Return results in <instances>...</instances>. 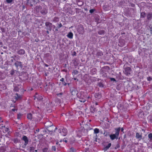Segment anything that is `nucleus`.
Wrapping results in <instances>:
<instances>
[{
  "label": "nucleus",
  "instance_id": "obj_1",
  "mask_svg": "<svg viewBox=\"0 0 152 152\" xmlns=\"http://www.w3.org/2000/svg\"><path fill=\"white\" fill-rule=\"evenodd\" d=\"M115 133L114 134H111L110 135V137L112 140H113L114 139H117L119 135V132L120 131V128H118L115 129Z\"/></svg>",
  "mask_w": 152,
  "mask_h": 152
},
{
  "label": "nucleus",
  "instance_id": "obj_2",
  "mask_svg": "<svg viewBox=\"0 0 152 152\" xmlns=\"http://www.w3.org/2000/svg\"><path fill=\"white\" fill-rule=\"evenodd\" d=\"M77 90L76 89L73 88L71 89V93L73 95H76L77 94Z\"/></svg>",
  "mask_w": 152,
  "mask_h": 152
},
{
  "label": "nucleus",
  "instance_id": "obj_3",
  "mask_svg": "<svg viewBox=\"0 0 152 152\" xmlns=\"http://www.w3.org/2000/svg\"><path fill=\"white\" fill-rule=\"evenodd\" d=\"M58 131H59V132H60L61 133V135L63 136H65L66 135V134L67 132L66 130L65 129H63L62 130V132L64 134H62V133H61V129H59L58 130Z\"/></svg>",
  "mask_w": 152,
  "mask_h": 152
},
{
  "label": "nucleus",
  "instance_id": "obj_4",
  "mask_svg": "<svg viewBox=\"0 0 152 152\" xmlns=\"http://www.w3.org/2000/svg\"><path fill=\"white\" fill-rule=\"evenodd\" d=\"M125 73L127 75L130 74V72L131 71V69L130 67H128L125 69Z\"/></svg>",
  "mask_w": 152,
  "mask_h": 152
},
{
  "label": "nucleus",
  "instance_id": "obj_5",
  "mask_svg": "<svg viewBox=\"0 0 152 152\" xmlns=\"http://www.w3.org/2000/svg\"><path fill=\"white\" fill-rule=\"evenodd\" d=\"M136 137L139 140H140L142 138V136L139 133H137L136 134Z\"/></svg>",
  "mask_w": 152,
  "mask_h": 152
},
{
  "label": "nucleus",
  "instance_id": "obj_6",
  "mask_svg": "<svg viewBox=\"0 0 152 152\" xmlns=\"http://www.w3.org/2000/svg\"><path fill=\"white\" fill-rule=\"evenodd\" d=\"M15 65L17 67L18 66L21 67L22 66L21 63L20 62L16 61L15 63Z\"/></svg>",
  "mask_w": 152,
  "mask_h": 152
},
{
  "label": "nucleus",
  "instance_id": "obj_7",
  "mask_svg": "<svg viewBox=\"0 0 152 152\" xmlns=\"http://www.w3.org/2000/svg\"><path fill=\"white\" fill-rule=\"evenodd\" d=\"M18 54L20 55H23L25 53V51L22 49L18 51Z\"/></svg>",
  "mask_w": 152,
  "mask_h": 152
},
{
  "label": "nucleus",
  "instance_id": "obj_8",
  "mask_svg": "<svg viewBox=\"0 0 152 152\" xmlns=\"http://www.w3.org/2000/svg\"><path fill=\"white\" fill-rule=\"evenodd\" d=\"M73 34L72 32H69L67 35V37L70 39H72L73 38Z\"/></svg>",
  "mask_w": 152,
  "mask_h": 152
},
{
  "label": "nucleus",
  "instance_id": "obj_9",
  "mask_svg": "<svg viewBox=\"0 0 152 152\" xmlns=\"http://www.w3.org/2000/svg\"><path fill=\"white\" fill-rule=\"evenodd\" d=\"M95 96L96 98L100 99L101 97V95L99 93H96L95 95Z\"/></svg>",
  "mask_w": 152,
  "mask_h": 152
},
{
  "label": "nucleus",
  "instance_id": "obj_10",
  "mask_svg": "<svg viewBox=\"0 0 152 152\" xmlns=\"http://www.w3.org/2000/svg\"><path fill=\"white\" fill-rule=\"evenodd\" d=\"M41 12L42 14L45 15L47 13V11L46 9H44L41 11Z\"/></svg>",
  "mask_w": 152,
  "mask_h": 152
},
{
  "label": "nucleus",
  "instance_id": "obj_11",
  "mask_svg": "<svg viewBox=\"0 0 152 152\" xmlns=\"http://www.w3.org/2000/svg\"><path fill=\"white\" fill-rule=\"evenodd\" d=\"M33 117V116L32 115V114H31V113H29V114H28V115H27V118L28 119H30V120H31L32 118Z\"/></svg>",
  "mask_w": 152,
  "mask_h": 152
},
{
  "label": "nucleus",
  "instance_id": "obj_12",
  "mask_svg": "<svg viewBox=\"0 0 152 152\" xmlns=\"http://www.w3.org/2000/svg\"><path fill=\"white\" fill-rule=\"evenodd\" d=\"M23 139L25 141V144H27L28 142V139L27 137L26 136H25L23 137Z\"/></svg>",
  "mask_w": 152,
  "mask_h": 152
},
{
  "label": "nucleus",
  "instance_id": "obj_13",
  "mask_svg": "<svg viewBox=\"0 0 152 152\" xmlns=\"http://www.w3.org/2000/svg\"><path fill=\"white\" fill-rule=\"evenodd\" d=\"M152 18V14H148L147 15V19L148 20L151 19Z\"/></svg>",
  "mask_w": 152,
  "mask_h": 152
},
{
  "label": "nucleus",
  "instance_id": "obj_14",
  "mask_svg": "<svg viewBox=\"0 0 152 152\" xmlns=\"http://www.w3.org/2000/svg\"><path fill=\"white\" fill-rule=\"evenodd\" d=\"M111 145V143H109L104 148L105 150H106L108 149L110 146Z\"/></svg>",
  "mask_w": 152,
  "mask_h": 152
},
{
  "label": "nucleus",
  "instance_id": "obj_15",
  "mask_svg": "<svg viewBox=\"0 0 152 152\" xmlns=\"http://www.w3.org/2000/svg\"><path fill=\"white\" fill-rule=\"evenodd\" d=\"M76 150L73 148H71L70 149V152H76Z\"/></svg>",
  "mask_w": 152,
  "mask_h": 152
},
{
  "label": "nucleus",
  "instance_id": "obj_16",
  "mask_svg": "<svg viewBox=\"0 0 152 152\" xmlns=\"http://www.w3.org/2000/svg\"><path fill=\"white\" fill-rule=\"evenodd\" d=\"M42 96H38L37 97V99L39 100H42Z\"/></svg>",
  "mask_w": 152,
  "mask_h": 152
},
{
  "label": "nucleus",
  "instance_id": "obj_17",
  "mask_svg": "<svg viewBox=\"0 0 152 152\" xmlns=\"http://www.w3.org/2000/svg\"><path fill=\"white\" fill-rule=\"evenodd\" d=\"M99 129H98L96 128L94 129V132L95 133H98L99 132Z\"/></svg>",
  "mask_w": 152,
  "mask_h": 152
},
{
  "label": "nucleus",
  "instance_id": "obj_18",
  "mask_svg": "<svg viewBox=\"0 0 152 152\" xmlns=\"http://www.w3.org/2000/svg\"><path fill=\"white\" fill-rule=\"evenodd\" d=\"M20 97V96H19L18 94H16V96H15V99H18Z\"/></svg>",
  "mask_w": 152,
  "mask_h": 152
},
{
  "label": "nucleus",
  "instance_id": "obj_19",
  "mask_svg": "<svg viewBox=\"0 0 152 152\" xmlns=\"http://www.w3.org/2000/svg\"><path fill=\"white\" fill-rule=\"evenodd\" d=\"M148 137L150 140H152V134L150 133L148 135Z\"/></svg>",
  "mask_w": 152,
  "mask_h": 152
},
{
  "label": "nucleus",
  "instance_id": "obj_20",
  "mask_svg": "<svg viewBox=\"0 0 152 152\" xmlns=\"http://www.w3.org/2000/svg\"><path fill=\"white\" fill-rule=\"evenodd\" d=\"M45 24L47 26H52V24L51 23L48 22L46 23H45Z\"/></svg>",
  "mask_w": 152,
  "mask_h": 152
},
{
  "label": "nucleus",
  "instance_id": "obj_21",
  "mask_svg": "<svg viewBox=\"0 0 152 152\" xmlns=\"http://www.w3.org/2000/svg\"><path fill=\"white\" fill-rule=\"evenodd\" d=\"M145 15V13L144 12H142L141 13V16L142 17L144 18Z\"/></svg>",
  "mask_w": 152,
  "mask_h": 152
},
{
  "label": "nucleus",
  "instance_id": "obj_22",
  "mask_svg": "<svg viewBox=\"0 0 152 152\" xmlns=\"http://www.w3.org/2000/svg\"><path fill=\"white\" fill-rule=\"evenodd\" d=\"M22 116L21 114L19 113L18 115L17 118L18 119H20Z\"/></svg>",
  "mask_w": 152,
  "mask_h": 152
},
{
  "label": "nucleus",
  "instance_id": "obj_23",
  "mask_svg": "<svg viewBox=\"0 0 152 152\" xmlns=\"http://www.w3.org/2000/svg\"><path fill=\"white\" fill-rule=\"evenodd\" d=\"M52 150L53 151H56V148L55 146H53L52 147Z\"/></svg>",
  "mask_w": 152,
  "mask_h": 152
},
{
  "label": "nucleus",
  "instance_id": "obj_24",
  "mask_svg": "<svg viewBox=\"0 0 152 152\" xmlns=\"http://www.w3.org/2000/svg\"><path fill=\"white\" fill-rule=\"evenodd\" d=\"M81 28L82 29L81 31H78L80 34H82L84 31V29L82 28Z\"/></svg>",
  "mask_w": 152,
  "mask_h": 152
},
{
  "label": "nucleus",
  "instance_id": "obj_25",
  "mask_svg": "<svg viewBox=\"0 0 152 152\" xmlns=\"http://www.w3.org/2000/svg\"><path fill=\"white\" fill-rule=\"evenodd\" d=\"M32 148H30V152H37V150H35L34 151H32Z\"/></svg>",
  "mask_w": 152,
  "mask_h": 152
},
{
  "label": "nucleus",
  "instance_id": "obj_26",
  "mask_svg": "<svg viewBox=\"0 0 152 152\" xmlns=\"http://www.w3.org/2000/svg\"><path fill=\"white\" fill-rule=\"evenodd\" d=\"M94 10H95L94 9H91L89 11L91 13H92L94 12Z\"/></svg>",
  "mask_w": 152,
  "mask_h": 152
},
{
  "label": "nucleus",
  "instance_id": "obj_27",
  "mask_svg": "<svg viewBox=\"0 0 152 152\" xmlns=\"http://www.w3.org/2000/svg\"><path fill=\"white\" fill-rule=\"evenodd\" d=\"M5 128V126H1L0 128L1 129L3 130V131H4V128Z\"/></svg>",
  "mask_w": 152,
  "mask_h": 152
},
{
  "label": "nucleus",
  "instance_id": "obj_28",
  "mask_svg": "<svg viewBox=\"0 0 152 152\" xmlns=\"http://www.w3.org/2000/svg\"><path fill=\"white\" fill-rule=\"evenodd\" d=\"M12 1V0H6L7 2L8 3H11Z\"/></svg>",
  "mask_w": 152,
  "mask_h": 152
},
{
  "label": "nucleus",
  "instance_id": "obj_29",
  "mask_svg": "<svg viewBox=\"0 0 152 152\" xmlns=\"http://www.w3.org/2000/svg\"><path fill=\"white\" fill-rule=\"evenodd\" d=\"M4 130L5 132H7L9 130V129L8 128H5V127L4 128Z\"/></svg>",
  "mask_w": 152,
  "mask_h": 152
},
{
  "label": "nucleus",
  "instance_id": "obj_30",
  "mask_svg": "<svg viewBox=\"0 0 152 152\" xmlns=\"http://www.w3.org/2000/svg\"><path fill=\"white\" fill-rule=\"evenodd\" d=\"M97 55H99L100 56H101V55H103V54L102 53L98 52L97 53Z\"/></svg>",
  "mask_w": 152,
  "mask_h": 152
},
{
  "label": "nucleus",
  "instance_id": "obj_31",
  "mask_svg": "<svg viewBox=\"0 0 152 152\" xmlns=\"http://www.w3.org/2000/svg\"><path fill=\"white\" fill-rule=\"evenodd\" d=\"M148 80L150 81L152 80V78L150 77H148Z\"/></svg>",
  "mask_w": 152,
  "mask_h": 152
},
{
  "label": "nucleus",
  "instance_id": "obj_32",
  "mask_svg": "<svg viewBox=\"0 0 152 152\" xmlns=\"http://www.w3.org/2000/svg\"><path fill=\"white\" fill-rule=\"evenodd\" d=\"M80 131H79L78 133L77 134V135H78V136L79 137H80L81 136V135L80 134Z\"/></svg>",
  "mask_w": 152,
  "mask_h": 152
},
{
  "label": "nucleus",
  "instance_id": "obj_33",
  "mask_svg": "<svg viewBox=\"0 0 152 152\" xmlns=\"http://www.w3.org/2000/svg\"><path fill=\"white\" fill-rule=\"evenodd\" d=\"M58 26H59V27L60 28V27H61L62 26V25L61 23H60L59 24Z\"/></svg>",
  "mask_w": 152,
  "mask_h": 152
},
{
  "label": "nucleus",
  "instance_id": "obj_34",
  "mask_svg": "<svg viewBox=\"0 0 152 152\" xmlns=\"http://www.w3.org/2000/svg\"><path fill=\"white\" fill-rule=\"evenodd\" d=\"M14 71H12L11 72V74L12 75L14 73Z\"/></svg>",
  "mask_w": 152,
  "mask_h": 152
},
{
  "label": "nucleus",
  "instance_id": "obj_35",
  "mask_svg": "<svg viewBox=\"0 0 152 152\" xmlns=\"http://www.w3.org/2000/svg\"><path fill=\"white\" fill-rule=\"evenodd\" d=\"M150 30L151 32V34H152V28H150Z\"/></svg>",
  "mask_w": 152,
  "mask_h": 152
},
{
  "label": "nucleus",
  "instance_id": "obj_36",
  "mask_svg": "<svg viewBox=\"0 0 152 152\" xmlns=\"http://www.w3.org/2000/svg\"><path fill=\"white\" fill-rule=\"evenodd\" d=\"M79 101L81 102H85V100H84L83 101H82V100H79Z\"/></svg>",
  "mask_w": 152,
  "mask_h": 152
},
{
  "label": "nucleus",
  "instance_id": "obj_37",
  "mask_svg": "<svg viewBox=\"0 0 152 152\" xmlns=\"http://www.w3.org/2000/svg\"><path fill=\"white\" fill-rule=\"evenodd\" d=\"M64 79L63 78H62L61 79L60 81H64Z\"/></svg>",
  "mask_w": 152,
  "mask_h": 152
},
{
  "label": "nucleus",
  "instance_id": "obj_38",
  "mask_svg": "<svg viewBox=\"0 0 152 152\" xmlns=\"http://www.w3.org/2000/svg\"><path fill=\"white\" fill-rule=\"evenodd\" d=\"M63 141H64L66 143L67 142V141L66 140H64Z\"/></svg>",
  "mask_w": 152,
  "mask_h": 152
},
{
  "label": "nucleus",
  "instance_id": "obj_39",
  "mask_svg": "<svg viewBox=\"0 0 152 152\" xmlns=\"http://www.w3.org/2000/svg\"><path fill=\"white\" fill-rule=\"evenodd\" d=\"M52 87V86L51 85H49V88H50Z\"/></svg>",
  "mask_w": 152,
  "mask_h": 152
},
{
  "label": "nucleus",
  "instance_id": "obj_40",
  "mask_svg": "<svg viewBox=\"0 0 152 152\" xmlns=\"http://www.w3.org/2000/svg\"><path fill=\"white\" fill-rule=\"evenodd\" d=\"M111 80H114V81H115V79H114V78H112V79H111Z\"/></svg>",
  "mask_w": 152,
  "mask_h": 152
},
{
  "label": "nucleus",
  "instance_id": "obj_41",
  "mask_svg": "<svg viewBox=\"0 0 152 152\" xmlns=\"http://www.w3.org/2000/svg\"><path fill=\"white\" fill-rule=\"evenodd\" d=\"M123 130H124V129H123V128H122L121 129V131L122 132H123Z\"/></svg>",
  "mask_w": 152,
  "mask_h": 152
},
{
  "label": "nucleus",
  "instance_id": "obj_42",
  "mask_svg": "<svg viewBox=\"0 0 152 152\" xmlns=\"http://www.w3.org/2000/svg\"><path fill=\"white\" fill-rule=\"evenodd\" d=\"M12 111H14L15 110V109H13L12 110Z\"/></svg>",
  "mask_w": 152,
  "mask_h": 152
},
{
  "label": "nucleus",
  "instance_id": "obj_43",
  "mask_svg": "<svg viewBox=\"0 0 152 152\" xmlns=\"http://www.w3.org/2000/svg\"><path fill=\"white\" fill-rule=\"evenodd\" d=\"M45 66H48V65H47V64H45Z\"/></svg>",
  "mask_w": 152,
  "mask_h": 152
},
{
  "label": "nucleus",
  "instance_id": "obj_44",
  "mask_svg": "<svg viewBox=\"0 0 152 152\" xmlns=\"http://www.w3.org/2000/svg\"><path fill=\"white\" fill-rule=\"evenodd\" d=\"M58 142H57L56 143V144H58Z\"/></svg>",
  "mask_w": 152,
  "mask_h": 152
},
{
  "label": "nucleus",
  "instance_id": "obj_45",
  "mask_svg": "<svg viewBox=\"0 0 152 152\" xmlns=\"http://www.w3.org/2000/svg\"><path fill=\"white\" fill-rule=\"evenodd\" d=\"M37 131H38V132H39V129H38V130H36Z\"/></svg>",
  "mask_w": 152,
  "mask_h": 152
},
{
  "label": "nucleus",
  "instance_id": "obj_46",
  "mask_svg": "<svg viewBox=\"0 0 152 152\" xmlns=\"http://www.w3.org/2000/svg\"><path fill=\"white\" fill-rule=\"evenodd\" d=\"M47 33H48V34H49V31H47Z\"/></svg>",
  "mask_w": 152,
  "mask_h": 152
},
{
  "label": "nucleus",
  "instance_id": "obj_47",
  "mask_svg": "<svg viewBox=\"0 0 152 152\" xmlns=\"http://www.w3.org/2000/svg\"><path fill=\"white\" fill-rule=\"evenodd\" d=\"M95 104H96V105H97L98 104V103H97V102H96Z\"/></svg>",
  "mask_w": 152,
  "mask_h": 152
},
{
  "label": "nucleus",
  "instance_id": "obj_48",
  "mask_svg": "<svg viewBox=\"0 0 152 152\" xmlns=\"http://www.w3.org/2000/svg\"><path fill=\"white\" fill-rule=\"evenodd\" d=\"M62 141L61 140H60V142H61Z\"/></svg>",
  "mask_w": 152,
  "mask_h": 152
},
{
  "label": "nucleus",
  "instance_id": "obj_49",
  "mask_svg": "<svg viewBox=\"0 0 152 152\" xmlns=\"http://www.w3.org/2000/svg\"><path fill=\"white\" fill-rule=\"evenodd\" d=\"M53 26L54 27V28H55V26Z\"/></svg>",
  "mask_w": 152,
  "mask_h": 152
},
{
  "label": "nucleus",
  "instance_id": "obj_50",
  "mask_svg": "<svg viewBox=\"0 0 152 152\" xmlns=\"http://www.w3.org/2000/svg\"><path fill=\"white\" fill-rule=\"evenodd\" d=\"M57 129V128H56V129Z\"/></svg>",
  "mask_w": 152,
  "mask_h": 152
},
{
  "label": "nucleus",
  "instance_id": "obj_51",
  "mask_svg": "<svg viewBox=\"0 0 152 152\" xmlns=\"http://www.w3.org/2000/svg\"><path fill=\"white\" fill-rule=\"evenodd\" d=\"M51 30V29H50V30Z\"/></svg>",
  "mask_w": 152,
  "mask_h": 152
},
{
  "label": "nucleus",
  "instance_id": "obj_52",
  "mask_svg": "<svg viewBox=\"0 0 152 152\" xmlns=\"http://www.w3.org/2000/svg\"><path fill=\"white\" fill-rule=\"evenodd\" d=\"M15 89H16V88H15Z\"/></svg>",
  "mask_w": 152,
  "mask_h": 152
},
{
  "label": "nucleus",
  "instance_id": "obj_53",
  "mask_svg": "<svg viewBox=\"0 0 152 152\" xmlns=\"http://www.w3.org/2000/svg\"><path fill=\"white\" fill-rule=\"evenodd\" d=\"M1 119V118L0 117V120Z\"/></svg>",
  "mask_w": 152,
  "mask_h": 152
}]
</instances>
